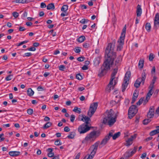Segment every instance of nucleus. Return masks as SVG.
Here are the masks:
<instances>
[{
    "mask_svg": "<svg viewBox=\"0 0 159 159\" xmlns=\"http://www.w3.org/2000/svg\"><path fill=\"white\" fill-rule=\"evenodd\" d=\"M113 42L112 43H109L106 48L105 53L107 55V58L99 70L98 76L100 77H103L106 74L108 70L110 68V66L113 64L116 57V53L113 52L116 40H114Z\"/></svg>",
    "mask_w": 159,
    "mask_h": 159,
    "instance_id": "obj_1",
    "label": "nucleus"
},
{
    "mask_svg": "<svg viewBox=\"0 0 159 159\" xmlns=\"http://www.w3.org/2000/svg\"><path fill=\"white\" fill-rule=\"evenodd\" d=\"M105 117L103 120V123L107 124L109 126H111L116 122L117 115L115 114L114 111L111 109L107 110L104 113Z\"/></svg>",
    "mask_w": 159,
    "mask_h": 159,
    "instance_id": "obj_2",
    "label": "nucleus"
},
{
    "mask_svg": "<svg viewBox=\"0 0 159 159\" xmlns=\"http://www.w3.org/2000/svg\"><path fill=\"white\" fill-rule=\"evenodd\" d=\"M98 106V103L97 102H93L91 104L87 113L89 117L84 115L82 116L81 120L85 122V125H88L89 124V121L91 120L90 117H91L96 111Z\"/></svg>",
    "mask_w": 159,
    "mask_h": 159,
    "instance_id": "obj_3",
    "label": "nucleus"
},
{
    "mask_svg": "<svg viewBox=\"0 0 159 159\" xmlns=\"http://www.w3.org/2000/svg\"><path fill=\"white\" fill-rule=\"evenodd\" d=\"M126 30V26L125 25L122 29L121 35L118 41V42L119 43L117 47V50L118 51H120L123 48V46L124 44V39L125 37Z\"/></svg>",
    "mask_w": 159,
    "mask_h": 159,
    "instance_id": "obj_4",
    "label": "nucleus"
},
{
    "mask_svg": "<svg viewBox=\"0 0 159 159\" xmlns=\"http://www.w3.org/2000/svg\"><path fill=\"white\" fill-rule=\"evenodd\" d=\"M99 135V132L96 131H93L87 135L84 140L82 141V143H84L85 141L89 142H93Z\"/></svg>",
    "mask_w": 159,
    "mask_h": 159,
    "instance_id": "obj_5",
    "label": "nucleus"
},
{
    "mask_svg": "<svg viewBox=\"0 0 159 159\" xmlns=\"http://www.w3.org/2000/svg\"><path fill=\"white\" fill-rule=\"evenodd\" d=\"M147 74L145 70H143L142 74V78H138L135 82L134 84V86L137 88L139 87L140 84L142 83L143 85L144 83Z\"/></svg>",
    "mask_w": 159,
    "mask_h": 159,
    "instance_id": "obj_6",
    "label": "nucleus"
},
{
    "mask_svg": "<svg viewBox=\"0 0 159 159\" xmlns=\"http://www.w3.org/2000/svg\"><path fill=\"white\" fill-rule=\"evenodd\" d=\"M131 75V72L129 71H127L125 74L122 86V91L123 92L125 90L127 87Z\"/></svg>",
    "mask_w": 159,
    "mask_h": 159,
    "instance_id": "obj_7",
    "label": "nucleus"
},
{
    "mask_svg": "<svg viewBox=\"0 0 159 159\" xmlns=\"http://www.w3.org/2000/svg\"><path fill=\"white\" fill-rule=\"evenodd\" d=\"M99 143V141H98L90 147L89 150H92V151L91 152L90 154L89 155L87 159H93L97 152Z\"/></svg>",
    "mask_w": 159,
    "mask_h": 159,
    "instance_id": "obj_8",
    "label": "nucleus"
},
{
    "mask_svg": "<svg viewBox=\"0 0 159 159\" xmlns=\"http://www.w3.org/2000/svg\"><path fill=\"white\" fill-rule=\"evenodd\" d=\"M138 109L137 107L135 105L131 106L129 108L128 112V116L129 119H132L137 113Z\"/></svg>",
    "mask_w": 159,
    "mask_h": 159,
    "instance_id": "obj_9",
    "label": "nucleus"
},
{
    "mask_svg": "<svg viewBox=\"0 0 159 159\" xmlns=\"http://www.w3.org/2000/svg\"><path fill=\"white\" fill-rule=\"evenodd\" d=\"M91 128L92 127H89L88 125L83 123L79 127L78 130L80 134H84L90 130Z\"/></svg>",
    "mask_w": 159,
    "mask_h": 159,
    "instance_id": "obj_10",
    "label": "nucleus"
},
{
    "mask_svg": "<svg viewBox=\"0 0 159 159\" xmlns=\"http://www.w3.org/2000/svg\"><path fill=\"white\" fill-rule=\"evenodd\" d=\"M155 108L154 106H151L147 114V117L149 118H153L154 114Z\"/></svg>",
    "mask_w": 159,
    "mask_h": 159,
    "instance_id": "obj_11",
    "label": "nucleus"
},
{
    "mask_svg": "<svg viewBox=\"0 0 159 159\" xmlns=\"http://www.w3.org/2000/svg\"><path fill=\"white\" fill-rule=\"evenodd\" d=\"M159 14L158 13H157L154 18V27L157 30L159 26Z\"/></svg>",
    "mask_w": 159,
    "mask_h": 159,
    "instance_id": "obj_12",
    "label": "nucleus"
},
{
    "mask_svg": "<svg viewBox=\"0 0 159 159\" xmlns=\"http://www.w3.org/2000/svg\"><path fill=\"white\" fill-rule=\"evenodd\" d=\"M118 70V68L117 67H116V68H115L114 69L113 71L111 73V79L110 82H109L110 84H113V80L115 78V76Z\"/></svg>",
    "mask_w": 159,
    "mask_h": 159,
    "instance_id": "obj_13",
    "label": "nucleus"
},
{
    "mask_svg": "<svg viewBox=\"0 0 159 159\" xmlns=\"http://www.w3.org/2000/svg\"><path fill=\"white\" fill-rule=\"evenodd\" d=\"M122 59V57L121 55L119 56L116 59L115 63L116 67L118 68V67L120 65Z\"/></svg>",
    "mask_w": 159,
    "mask_h": 159,
    "instance_id": "obj_14",
    "label": "nucleus"
},
{
    "mask_svg": "<svg viewBox=\"0 0 159 159\" xmlns=\"http://www.w3.org/2000/svg\"><path fill=\"white\" fill-rule=\"evenodd\" d=\"M142 13V10L141 6L139 5H138L137 7L136 13L138 17L140 16Z\"/></svg>",
    "mask_w": 159,
    "mask_h": 159,
    "instance_id": "obj_15",
    "label": "nucleus"
},
{
    "mask_svg": "<svg viewBox=\"0 0 159 159\" xmlns=\"http://www.w3.org/2000/svg\"><path fill=\"white\" fill-rule=\"evenodd\" d=\"M109 139H110L109 138V137L107 136H105V138L102 139V140L100 144L102 145H105Z\"/></svg>",
    "mask_w": 159,
    "mask_h": 159,
    "instance_id": "obj_16",
    "label": "nucleus"
},
{
    "mask_svg": "<svg viewBox=\"0 0 159 159\" xmlns=\"http://www.w3.org/2000/svg\"><path fill=\"white\" fill-rule=\"evenodd\" d=\"M20 152L17 151H10L9 152V154L12 156H16L19 155Z\"/></svg>",
    "mask_w": 159,
    "mask_h": 159,
    "instance_id": "obj_17",
    "label": "nucleus"
},
{
    "mask_svg": "<svg viewBox=\"0 0 159 159\" xmlns=\"http://www.w3.org/2000/svg\"><path fill=\"white\" fill-rule=\"evenodd\" d=\"M34 91L30 88H29L27 90V95L29 96H33L34 94Z\"/></svg>",
    "mask_w": 159,
    "mask_h": 159,
    "instance_id": "obj_18",
    "label": "nucleus"
},
{
    "mask_svg": "<svg viewBox=\"0 0 159 159\" xmlns=\"http://www.w3.org/2000/svg\"><path fill=\"white\" fill-rule=\"evenodd\" d=\"M52 123L50 122H48L45 124L43 126V129H47L49 128L52 125Z\"/></svg>",
    "mask_w": 159,
    "mask_h": 159,
    "instance_id": "obj_19",
    "label": "nucleus"
},
{
    "mask_svg": "<svg viewBox=\"0 0 159 159\" xmlns=\"http://www.w3.org/2000/svg\"><path fill=\"white\" fill-rule=\"evenodd\" d=\"M145 28L147 31L149 32L151 28L150 24L149 23H147L145 25Z\"/></svg>",
    "mask_w": 159,
    "mask_h": 159,
    "instance_id": "obj_20",
    "label": "nucleus"
},
{
    "mask_svg": "<svg viewBox=\"0 0 159 159\" xmlns=\"http://www.w3.org/2000/svg\"><path fill=\"white\" fill-rule=\"evenodd\" d=\"M73 111L79 114L81 113V109L80 108H79L77 107H75L73 110Z\"/></svg>",
    "mask_w": 159,
    "mask_h": 159,
    "instance_id": "obj_21",
    "label": "nucleus"
},
{
    "mask_svg": "<svg viewBox=\"0 0 159 159\" xmlns=\"http://www.w3.org/2000/svg\"><path fill=\"white\" fill-rule=\"evenodd\" d=\"M48 10L54 9L55 8V6L53 3H50L48 4L47 7Z\"/></svg>",
    "mask_w": 159,
    "mask_h": 159,
    "instance_id": "obj_22",
    "label": "nucleus"
},
{
    "mask_svg": "<svg viewBox=\"0 0 159 159\" xmlns=\"http://www.w3.org/2000/svg\"><path fill=\"white\" fill-rule=\"evenodd\" d=\"M75 135V133L74 132H72L70 133V134L68 135L67 138L69 139H73Z\"/></svg>",
    "mask_w": 159,
    "mask_h": 159,
    "instance_id": "obj_23",
    "label": "nucleus"
},
{
    "mask_svg": "<svg viewBox=\"0 0 159 159\" xmlns=\"http://www.w3.org/2000/svg\"><path fill=\"white\" fill-rule=\"evenodd\" d=\"M68 9V6L67 5H63L61 8V11L66 13V11Z\"/></svg>",
    "mask_w": 159,
    "mask_h": 159,
    "instance_id": "obj_24",
    "label": "nucleus"
},
{
    "mask_svg": "<svg viewBox=\"0 0 159 159\" xmlns=\"http://www.w3.org/2000/svg\"><path fill=\"white\" fill-rule=\"evenodd\" d=\"M144 64V60L143 59H140L139 62V66L140 68H143Z\"/></svg>",
    "mask_w": 159,
    "mask_h": 159,
    "instance_id": "obj_25",
    "label": "nucleus"
},
{
    "mask_svg": "<svg viewBox=\"0 0 159 159\" xmlns=\"http://www.w3.org/2000/svg\"><path fill=\"white\" fill-rule=\"evenodd\" d=\"M132 156L131 153L130 152V151L126 152L124 154V156L126 158H128L131 157Z\"/></svg>",
    "mask_w": 159,
    "mask_h": 159,
    "instance_id": "obj_26",
    "label": "nucleus"
},
{
    "mask_svg": "<svg viewBox=\"0 0 159 159\" xmlns=\"http://www.w3.org/2000/svg\"><path fill=\"white\" fill-rule=\"evenodd\" d=\"M120 135V132H118L115 134L112 137V139L113 140H115L117 138H118Z\"/></svg>",
    "mask_w": 159,
    "mask_h": 159,
    "instance_id": "obj_27",
    "label": "nucleus"
},
{
    "mask_svg": "<svg viewBox=\"0 0 159 159\" xmlns=\"http://www.w3.org/2000/svg\"><path fill=\"white\" fill-rule=\"evenodd\" d=\"M85 39V37L84 36H82L80 37L78 39L77 41L78 42L82 43L84 42Z\"/></svg>",
    "mask_w": 159,
    "mask_h": 159,
    "instance_id": "obj_28",
    "label": "nucleus"
},
{
    "mask_svg": "<svg viewBox=\"0 0 159 159\" xmlns=\"http://www.w3.org/2000/svg\"><path fill=\"white\" fill-rule=\"evenodd\" d=\"M132 139H130V138H129L128 140L126 141V145L127 146H129L131 145L132 143Z\"/></svg>",
    "mask_w": 159,
    "mask_h": 159,
    "instance_id": "obj_29",
    "label": "nucleus"
},
{
    "mask_svg": "<svg viewBox=\"0 0 159 159\" xmlns=\"http://www.w3.org/2000/svg\"><path fill=\"white\" fill-rule=\"evenodd\" d=\"M113 84H109H109H108V88H107V90L108 91V92H110V91L111 90V89H114V86H113L112 85Z\"/></svg>",
    "mask_w": 159,
    "mask_h": 159,
    "instance_id": "obj_30",
    "label": "nucleus"
},
{
    "mask_svg": "<svg viewBox=\"0 0 159 159\" xmlns=\"http://www.w3.org/2000/svg\"><path fill=\"white\" fill-rule=\"evenodd\" d=\"M94 62L96 65H98L100 63V58L99 57H96L94 59Z\"/></svg>",
    "mask_w": 159,
    "mask_h": 159,
    "instance_id": "obj_31",
    "label": "nucleus"
},
{
    "mask_svg": "<svg viewBox=\"0 0 159 159\" xmlns=\"http://www.w3.org/2000/svg\"><path fill=\"white\" fill-rule=\"evenodd\" d=\"M150 118H148L145 119L143 121V124L144 125H147L148 123H149L151 121V120L150 119Z\"/></svg>",
    "mask_w": 159,
    "mask_h": 159,
    "instance_id": "obj_32",
    "label": "nucleus"
},
{
    "mask_svg": "<svg viewBox=\"0 0 159 159\" xmlns=\"http://www.w3.org/2000/svg\"><path fill=\"white\" fill-rule=\"evenodd\" d=\"M153 88V86H152V89L149 90L148 92L147 93V95L146 96L147 97H148V98H150L151 96L152 95L153 93V92L152 89Z\"/></svg>",
    "mask_w": 159,
    "mask_h": 159,
    "instance_id": "obj_33",
    "label": "nucleus"
},
{
    "mask_svg": "<svg viewBox=\"0 0 159 159\" xmlns=\"http://www.w3.org/2000/svg\"><path fill=\"white\" fill-rule=\"evenodd\" d=\"M114 132V130H111V131L109 132L108 134L106 136L109 137V138L110 139V138L111 137H113V136L114 135H113V134Z\"/></svg>",
    "mask_w": 159,
    "mask_h": 159,
    "instance_id": "obj_34",
    "label": "nucleus"
},
{
    "mask_svg": "<svg viewBox=\"0 0 159 159\" xmlns=\"http://www.w3.org/2000/svg\"><path fill=\"white\" fill-rule=\"evenodd\" d=\"M144 98H141L139 101L138 102L136 103V104L137 105H140L143 102V101H144Z\"/></svg>",
    "mask_w": 159,
    "mask_h": 159,
    "instance_id": "obj_35",
    "label": "nucleus"
},
{
    "mask_svg": "<svg viewBox=\"0 0 159 159\" xmlns=\"http://www.w3.org/2000/svg\"><path fill=\"white\" fill-rule=\"evenodd\" d=\"M154 58V56L152 53H150L149 57V60L150 61H153V59Z\"/></svg>",
    "mask_w": 159,
    "mask_h": 159,
    "instance_id": "obj_36",
    "label": "nucleus"
},
{
    "mask_svg": "<svg viewBox=\"0 0 159 159\" xmlns=\"http://www.w3.org/2000/svg\"><path fill=\"white\" fill-rule=\"evenodd\" d=\"M158 134L157 133V130H156V129H155V130H154L151 131L150 133L149 134H150V136H153V135H155V134Z\"/></svg>",
    "mask_w": 159,
    "mask_h": 159,
    "instance_id": "obj_37",
    "label": "nucleus"
},
{
    "mask_svg": "<svg viewBox=\"0 0 159 159\" xmlns=\"http://www.w3.org/2000/svg\"><path fill=\"white\" fill-rule=\"evenodd\" d=\"M34 0H20V3H26L32 2Z\"/></svg>",
    "mask_w": 159,
    "mask_h": 159,
    "instance_id": "obj_38",
    "label": "nucleus"
},
{
    "mask_svg": "<svg viewBox=\"0 0 159 159\" xmlns=\"http://www.w3.org/2000/svg\"><path fill=\"white\" fill-rule=\"evenodd\" d=\"M74 50V51L76 53H79L81 51V50L80 49V48L78 47H75V48Z\"/></svg>",
    "mask_w": 159,
    "mask_h": 159,
    "instance_id": "obj_39",
    "label": "nucleus"
},
{
    "mask_svg": "<svg viewBox=\"0 0 159 159\" xmlns=\"http://www.w3.org/2000/svg\"><path fill=\"white\" fill-rule=\"evenodd\" d=\"M55 144L56 145L58 146L61 144V143L60 142V140L58 139L55 142Z\"/></svg>",
    "mask_w": 159,
    "mask_h": 159,
    "instance_id": "obj_40",
    "label": "nucleus"
},
{
    "mask_svg": "<svg viewBox=\"0 0 159 159\" xmlns=\"http://www.w3.org/2000/svg\"><path fill=\"white\" fill-rule=\"evenodd\" d=\"M13 76L12 75H9L7 76L5 78V80L7 81L10 80L12 78Z\"/></svg>",
    "mask_w": 159,
    "mask_h": 159,
    "instance_id": "obj_41",
    "label": "nucleus"
},
{
    "mask_svg": "<svg viewBox=\"0 0 159 159\" xmlns=\"http://www.w3.org/2000/svg\"><path fill=\"white\" fill-rule=\"evenodd\" d=\"M76 78L79 80H81L82 79V77L80 73L76 75Z\"/></svg>",
    "mask_w": 159,
    "mask_h": 159,
    "instance_id": "obj_42",
    "label": "nucleus"
},
{
    "mask_svg": "<svg viewBox=\"0 0 159 159\" xmlns=\"http://www.w3.org/2000/svg\"><path fill=\"white\" fill-rule=\"evenodd\" d=\"M58 67L59 70L62 71H64V69L66 68L65 66L64 65H60Z\"/></svg>",
    "mask_w": 159,
    "mask_h": 159,
    "instance_id": "obj_43",
    "label": "nucleus"
},
{
    "mask_svg": "<svg viewBox=\"0 0 159 159\" xmlns=\"http://www.w3.org/2000/svg\"><path fill=\"white\" fill-rule=\"evenodd\" d=\"M85 59V58L84 57H80L77 58V60L79 61H83Z\"/></svg>",
    "mask_w": 159,
    "mask_h": 159,
    "instance_id": "obj_44",
    "label": "nucleus"
},
{
    "mask_svg": "<svg viewBox=\"0 0 159 159\" xmlns=\"http://www.w3.org/2000/svg\"><path fill=\"white\" fill-rule=\"evenodd\" d=\"M75 116L74 115H71L70 117V120L72 122H74L75 119Z\"/></svg>",
    "mask_w": 159,
    "mask_h": 159,
    "instance_id": "obj_45",
    "label": "nucleus"
},
{
    "mask_svg": "<svg viewBox=\"0 0 159 159\" xmlns=\"http://www.w3.org/2000/svg\"><path fill=\"white\" fill-rule=\"evenodd\" d=\"M89 46L90 45L89 43H87L86 42L84 43V44H83V46L84 48H88L89 47Z\"/></svg>",
    "mask_w": 159,
    "mask_h": 159,
    "instance_id": "obj_46",
    "label": "nucleus"
},
{
    "mask_svg": "<svg viewBox=\"0 0 159 159\" xmlns=\"http://www.w3.org/2000/svg\"><path fill=\"white\" fill-rule=\"evenodd\" d=\"M137 149V147H135L134 148V149L131 151H130V152L131 153L132 155H133L134 154L136 151V150Z\"/></svg>",
    "mask_w": 159,
    "mask_h": 159,
    "instance_id": "obj_47",
    "label": "nucleus"
},
{
    "mask_svg": "<svg viewBox=\"0 0 159 159\" xmlns=\"http://www.w3.org/2000/svg\"><path fill=\"white\" fill-rule=\"evenodd\" d=\"M12 15L15 18L19 16V14L16 12H13L12 13Z\"/></svg>",
    "mask_w": 159,
    "mask_h": 159,
    "instance_id": "obj_48",
    "label": "nucleus"
},
{
    "mask_svg": "<svg viewBox=\"0 0 159 159\" xmlns=\"http://www.w3.org/2000/svg\"><path fill=\"white\" fill-rule=\"evenodd\" d=\"M33 112V110L32 109H29L27 110V112L29 115H31Z\"/></svg>",
    "mask_w": 159,
    "mask_h": 159,
    "instance_id": "obj_49",
    "label": "nucleus"
},
{
    "mask_svg": "<svg viewBox=\"0 0 159 159\" xmlns=\"http://www.w3.org/2000/svg\"><path fill=\"white\" fill-rule=\"evenodd\" d=\"M36 48L34 47H31L30 48H28L27 50L30 51H34L36 50Z\"/></svg>",
    "mask_w": 159,
    "mask_h": 159,
    "instance_id": "obj_50",
    "label": "nucleus"
},
{
    "mask_svg": "<svg viewBox=\"0 0 159 159\" xmlns=\"http://www.w3.org/2000/svg\"><path fill=\"white\" fill-rule=\"evenodd\" d=\"M27 13L26 11H25L22 16V18L23 19H24L25 18H26L27 17Z\"/></svg>",
    "mask_w": 159,
    "mask_h": 159,
    "instance_id": "obj_51",
    "label": "nucleus"
},
{
    "mask_svg": "<svg viewBox=\"0 0 159 159\" xmlns=\"http://www.w3.org/2000/svg\"><path fill=\"white\" fill-rule=\"evenodd\" d=\"M150 98H148V97H146L145 99L144 100L143 104L145 105L148 102Z\"/></svg>",
    "mask_w": 159,
    "mask_h": 159,
    "instance_id": "obj_52",
    "label": "nucleus"
},
{
    "mask_svg": "<svg viewBox=\"0 0 159 159\" xmlns=\"http://www.w3.org/2000/svg\"><path fill=\"white\" fill-rule=\"evenodd\" d=\"M54 153L53 152L48 153V156L50 157H54Z\"/></svg>",
    "mask_w": 159,
    "mask_h": 159,
    "instance_id": "obj_53",
    "label": "nucleus"
},
{
    "mask_svg": "<svg viewBox=\"0 0 159 159\" xmlns=\"http://www.w3.org/2000/svg\"><path fill=\"white\" fill-rule=\"evenodd\" d=\"M32 55V54L30 52H27L26 53L24 54V55L23 56L24 57H30Z\"/></svg>",
    "mask_w": 159,
    "mask_h": 159,
    "instance_id": "obj_54",
    "label": "nucleus"
},
{
    "mask_svg": "<svg viewBox=\"0 0 159 159\" xmlns=\"http://www.w3.org/2000/svg\"><path fill=\"white\" fill-rule=\"evenodd\" d=\"M137 134H134V135H132L130 137V139H132V140L133 141V140L135 138H136L137 137Z\"/></svg>",
    "mask_w": 159,
    "mask_h": 159,
    "instance_id": "obj_55",
    "label": "nucleus"
},
{
    "mask_svg": "<svg viewBox=\"0 0 159 159\" xmlns=\"http://www.w3.org/2000/svg\"><path fill=\"white\" fill-rule=\"evenodd\" d=\"M64 130L65 132H68L70 131V129L68 126L64 127Z\"/></svg>",
    "mask_w": 159,
    "mask_h": 159,
    "instance_id": "obj_56",
    "label": "nucleus"
},
{
    "mask_svg": "<svg viewBox=\"0 0 159 159\" xmlns=\"http://www.w3.org/2000/svg\"><path fill=\"white\" fill-rule=\"evenodd\" d=\"M46 7V5L45 3L44 2H42L40 4V7L42 8H44Z\"/></svg>",
    "mask_w": 159,
    "mask_h": 159,
    "instance_id": "obj_57",
    "label": "nucleus"
},
{
    "mask_svg": "<svg viewBox=\"0 0 159 159\" xmlns=\"http://www.w3.org/2000/svg\"><path fill=\"white\" fill-rule=\"evenodd\" d=\"M37 89L39 91H42L44 90L43 88L40 86L37 88Z\"/></svg>",
    "mask_w": 159,
    "mask_h": 159,
    "instance_id": "obj_58",
    "label": "nucleus"
},
{
    "mask_svg": "<svg viewBox=\"0 0 159 159\" xmlns=\"http://www.w3.org/2000/svg\"><path fill=\"white\" fill-rule=\"evenodd\" d=\"M156 70V68L155 66H153L152 68V70L151 71V73L152 74L155 73Z\"/></svg>",
    "mask_w": 159,
    "mask_h": 159,
    "instance_id": "obj_59",
    "label": "nucleus"
},
{
    "mask_svg": "<svg viewBox=\"0 0 159 159\" xmlns=\"http://www.w3.org/2000/svg\"><path fill=\"white\" fill-rule=\"evenodd\" d=\"M83 70H86L88 69V67L86 65H84L82 68Z\"/></svg>",
    "mask_w": 159,
    "mask_h": 159,
    "instance_id": "obj_60",
    "label": "nucleus"
},
{
    "mask_svg": "<svg viewBox=\"0 0 159 159\" xmlns=\"http://www.w3.org/2000/svg\"><path fill=\"white\" fill-rule=\"evenodd\" d=\"M80 23L83 24H85L86 23V19H83L80 21Z\"/></svg>",
    "mask_w": 159,
    "mask_h": 159,
    "instance_id": "obj_61",
    "label": "nucleus"
},
{
    "mask_svg": "<svg viewBox=\"0 0 159 159\" xmlns=\"http://www.w3.org/2000/svg\"><path fill=\"white\" fill-rule=\"evenodd\" d=\"M156 76H154L153 77V79L152 80V86H153V85L155 83V81H156Z\"/></svg>",
    "mask_w": 159,
    "mask_h": 159,
    "instance_id": "obj_62",
    "label": "nucleus"
},
{
    "mask_svg": "<svg viewBox=\"0 0 159 159\" xmlns=\"http://www.w3.org/2000/svg\"><path fill=\"white\" fill-rule=\"evenodd\" d=\"M152 139V137H148L145 139V141L146 142H148L151 139Z\"/></svg>",
    "mask_w": 159,
    "mask_h": 159,
    "instance_id": "obj_63",
    "label": "nucleus"
},
{
    "mask_svg": "<svg viewBox=\"0 0 159 159\" xmlns=\"http://www.w3.org/2000/svg\"><path fill=\"white\" fill-rule=\"evenodd\" d=\"M80 153H78L77 154V155L76 156V157H75V159H79V158H80Z\"/></svg>",
    "mask_w": 159,
    "mask_h": 159,
    "instance_id": "obj_64",
    "label": "nucleus"
}]
</instances>
